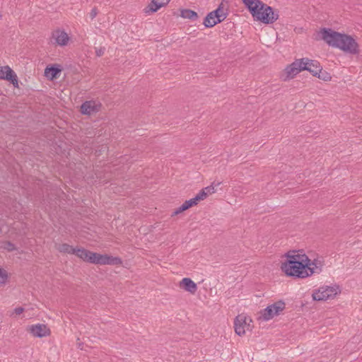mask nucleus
I'll list each match as a JSON object with an SVG mask.
<instances>
[{
  "label": "nucleus",
  "instance_id": "412c9836",
  "mask_svg": "<svg viewBox=\"0 0 362 362\" xmlns=\"http://www.w3.org/2000/svg\"><path fill=\"white\" fill-rule=\"evenodd\" d=\"M243 3L250 13L253 9L256 8L257 6H261L262 1L261 0H243Z\"/></svg>",
  "mask_w": 362,
  "mask_h": 362
},
{
  "label": "nucleus",
  "instance_id": "f03ea898",
  "mask_svg": "<svg viewBox=\"0 0 362 362\" xmlns=\"http://www.w3.org/2000/svg\"><path fill=\"white\" fill-rule=\"evenodd\" d=\"M286 259L281 264V271L287 276L305 279L307 255L302 252H289Z\"/></svg>",
  "mask_w": 362,
  "mask_h": 362
},
{
  "label": "nucleus",
  "instance_id": "20e7f679",
  "mask_svg": "<svg viewBox=\"0 0 362 362\" xmlns=\"http://www.w3.org/2000/svg\"><path fill=\"white\" fill-rule=\"evenodd\" d=\"M250 14L255 21L264 24H272L279 18V14L274 12L271 6L263 2L261 3V6L253 9Z\"/></svg>",
  "mask_w": 362,
  "mask_h": 362
},
{
  "label": "nucleus",
  "instance_id": "423d86ee",
  "mask_svg": "<svg viewBox=\"0 0 362 362\" xmlns=\"http://www.w3.org/2000/svg\"><path fill=\"white\" fill-rule=\"evenodd\" d=\"M285 308L286 303L284 300L276 301L260 311L259 318L263 321H269L279 315Z\"/></svg>",
  "mask_w": 362,
  "mask_h": 362
},
{
  "label": "nucleus",
  "instance_id": "9d476101",
  "mask_svg": "<svg viewBox=\"0 0 362 362\" xmlns=\"http://www.w3.org/2000/svg\"><path fill=\"white\" fill-rule=\"evenodd\" d=\"M0 79L9 81L14 87L18 86L17 75L8 66H0Z\"/></svg>",
  "mask_w": 362,
  "mask_h": 362
},
{
  "label": "nucleus",
  "instance_id": "1a4fd4ad",
  "mask_svg": "<svg viewBox=\"0 0 362 362\" xmlns=\"http://www.w3.org/2000/svg\"><path fill=\"white\" fill-rule=\"evenodd\" d=\"M301 59L295 60L292 64L287 66L284 69V80H288L294 78L300 71H304L305 66Z\"/></svg>",
  "mask_w": 362,
  "mask_h": 362
},
{
  "label": "nucleus",
  "instance_id": "f257e3e1",
  "mask_svg": "<svg viewBox=\"0 0 362 362\" xmlns=\"http://www.w3.org/2000/svg\"><path fill=\"white\" fill-rule=\"evenodd\" d=\"M320 34L321 38L328 45L347 54H359L360 46L354 36L334 31L331 28H322L320 30Z\"/></svg>",
  "mask_w": 362,
  "mask_h": 362
},
{
  "label": "nucleus",
  "instance_id": "f3484780",
  "mask_svg": "<svg viewBox=\"0 0 362 362\" xmlns=\"http://www.w3.org/2000/svg\"><path fill=\"white\" fill-rule=\"evenodd\" d=\"M62 67L59 64H54L47 66L45 69V76L49 80H53L57 78L61 73Z\"/></svg>",
  "mask_w": 362,
  "mask_h": 362
},
{
  "label": "nucleus",
  "instance_id": "9b49d317",
  "mask_svg": "<svg viewBox=\"0 0 362 362\" xmlns=\"http://www.w3.org/2000/svg\"><path fill=\"white\" fill-rule=\"evenodd\" d=\"M306 262V276H311L315 274H320L322 272L323 263L320 259H315L311 260L308 256Z\"/></svg>",
  "mask_w": 362,
  "mask_h": 362
},
{
  "label": "nucleus",
  "instance_id": "a211bd4d",
  "mask_svg": "<svg viewBox=\"0 0 362 362\" xmlns=\"http://www.w3.org/2000/svg\"><path fill=\"white\" fill-rule=\"evenodd\" d=\"M180 287L191 293H194L197 289V284L189 278H184L180 282Z\"/></svg>",
  "mask_w": 362,
  "mask_h": 362
},
{
  "label": "nucleus",
  "instance_id": "6ab92c4d",
  "mask_svg": "<svg viewBox=\"0 0 362 362\" xmlns=\"http://www.w3.org/2000/svg\"><path fill=\"white\" fill-rule=\"evenodd\" d=\"M216 192L215 187L213 185L208 186L202 189L194 197H193L198 204L199 202L205 199L209 194H211Z\"/></svg>",
  "mask_w": 362,
  "mask_h": 362
},
{
  "label": "nucleus",
  "instance_id": "bb28decb",
  "mask_svg": "<svg viewBox=\"0 0 362 362\" xmlns=\"http://www.w3.org/2000/svg\"><path fill=\"white\" fill-rule=\"evenodd\" d=\"M96 14H97L96 11L94 9H93L90 13L91 18H94L95 17Z\"/></svg>",
  "mask_w": 362,
  "mask_h": 362
},
{
  "label": "nucleus",
  "instance_id": "f8f14e48",
  "mask_svg": "<svg viewBox=\"0 0 362 362\" xmlns=\"http://www.w3.org/2000/svg\"><path fill=\"white\" fill-rule=\"evenodd\" d=\"M170 0H151V1L143 9L146 16L151 15L157 12L161 8L168 4Z\"/></svg>",
  "mask_w": 362,
  "mask_h": 362
},
{
  "label": "nucleus",
  "instance_id": "ddd939ff",
  "mask_svg": "<svg viewBox=\"0 0 362 362\" xmlns=\"http://www.w3.org/2000/svg\"><path fill=\"white\" fill-rule=\"evenodd\" d=\"M52 39L54 44L63 47L68 45L70 37L64 30L58 29L52 33Z\"/></svg>",
  "mask_w": 362,
  "mask_h": 362
},
{
  "label": "nucleus",
  "instance_id": "393cba45",
  "mask_svg": "<svg viewBox=\"0 0 362 362\" xmlns=\"http://www.w3.org/2000/svg\"><path fill=\"white\" fill-rule=\"evenodd\" d=\"M317 76H318L320 78H322L324 81H329L331 79L330 75L327 72L322 73V75L319 74Z\"/></svg>",
  "mask_w": 362,
  "mask_h": 362
},
{
  "label": "nucleus",
  "instance_id": "dca6fc26",
  "mask_svg": "<svg viewBox=\"0 0 362 362\" xmlns=\"http://www.w3.org/2000/svg\"><path fill=\"white\" fill-rule=\"evenodd\" d=\"M100 105L94 100L86 101L81 105V112L85 115H90L98 110Z\"/></svg>",
  "mask_w": 362,
  "mask_h": 362
},
{
  "label": "nucleus",
  "instance_id": "cd10ccee",
  "mask_svg": "<svg viewBox=\"0 0 362 362\" xmlns=\"http://www.w3.org/2000/svg\"><path fill=\"white\" fill-rule=\"evenodd\" d=\"M103 51L101 50V49L97 51V55L98 56H101L103 54Z\"/></svg>",
  "mask_w": 362,
  "mask_h": 362
},
{
  "label": "nucleus",
  "instance_id": "4be33fe9",
  "mask_svg": "<svg viewBox=\"0 0 362 362\" xmlns=\"http://www.w3.org/2000/svg\"><path fill=\"white\" fill-rule=\"evenodd\" d=\"M180 16L184 18L190 19L194 21L197 18V13L189 9H184L181 11Z\"/></svg>",
  "mask_w": 362,
  "mask_h": 362
},
{
  "label": "nucleus",
  "instance_id": "4468645a",
  "mask_svg": "<svg viewBox=\"0 0 362 362\" xmlns=\"http://www.w3.org/2000/svg\"><path fill=\"white\" fill-rule=\"evenodd\" d=\"M301 62L304 64V70L308 71L313 76H317L322 73V67L317 61L311 60L308 58H302Z\"/></svg>",
  "mask_w": 362,
  "mask_h": 362
},
{
  "label": "nucleus",
  "instance_id": "aec40b11",
  "mask_svg": "<svg viewBox=\"0 0 362 362\" xmlns=\"http://www.w3.org/2000/svg\"><path fill=\"white\" fill-rule=\"evenodd\" d=\"M197 202H195L194 198H192L189 200H186L180 207L175 210L173 215H177L180 213L188 209L189 208L197 205Z\"/></svg>",
  "mask_w": 362,
  "mask_h": 362
},
{
  "label": "nucleus",
  "instance_id": "7ed1b4c3",
  "mask_svg": "<svg viewBox=\"0 0 362 362\" xmlns=\"http://www.w3.org/2000/svg\"><path fill=\"white\" fill-rule=\"evenodd\" d=\"M60 250L64 252L74 254L83 261L96 264H115L120 262L117 257H113L107 255H101L92 252L83 248H74L69 245H62Z\"/></svg>",
  "mask_w": 362,
  "mask_h": 362
},
{
  "label": "nucleus",
  "instance_id": "6e6552de",
  "mask_svg": "<svg viewBox=\"0 0 362 362\" xmlns=\"http://www.w3.org/2000/svg\"><path fill=\"white\" fill-rule=\"evenodd\" d=\"M252 320L244 314L238 315L234 321L235 333L239 336L244 335L247 331L251 329Z\"/></svg>",
  "mask_w": 362,
  "mask_h": 362
},
{
  "label": "nucleus",
  "instance_id": "0eeeda50",
  "mask_svg": "<svg viewBox=\"0 0 362 362\" xmlns=\"http://www.w3.org/2000/svg\"><path fill=\"white\" fill-rule=\"evenodd\" d=\"M228 16L227 9L223 8V4L221 3L218 8L205 17L204 25L206 28H211L216 24L223 21Z\"/></svg>",
  "mask_w": 362,
  "mask_h": 362
},
{
  "label": "nucleus",
  "instance_id": "39448f33",
  "mask_svg": "<svg viewBox=\"0 0 362 362\" xmlns=\"http://www.w3.org/2000/svg\"><path fill=\"white\" fill-rule=\"evenodd\" d=\"M341 290L337 285L322 286L313 292L312 297L314 300L321 301L333 299Z\"/></svg>",
  "mask_w": 362,
  "mask_h": 362
},
{
  "label": "nucleus",
  "instance_id": "b1692460",
  "mask_svg": "<svg viewBox=\"0 0 362 362\" xmlns=\"http://www.w3.org/2000/svg\"><path fill=\"white\" fill-rule=\"evenodd\" d=\"M1 247L8 251H12L15 249L14 245L9 242L4 243L3 245H1Z\"/></svg>",
  "mask_w": 362,
  "mask_h": 362
},
{
  "label": "nucleus",
  "instance_id": "a878e982",
  "mask_svg": "<svg viewBox=\"0 0 362 362\" xmlns=\"http://www.w3.org/2000/svg\"><path fill=\"white\" fill-rule=\"evenodd\" d=\"M23 311H24V309L22 307L16 308L13 310V314H16V315H21V313H23Z\"/></svg>",
  "mask_w": 362,
  "mask_h": 362
},
{
  "label": "nucleus",
  "instance_id": "5701e85b",
  "mask_svg": "<svg viewBox=\"0 0 362 362\" xmlns=\"http://www.w3.org/2000/svg\"><path fill=\"white\" fill-rule=\"evenodd\" d=\"M8 279V274L7 271L4 268H0V286H4L6 284Z\"/></svg>",
  "mask_w": 362,
  "mask_h": 362
},
{
  "label": "nucleus",
  "instance_id": "2eb2a0df",
  "mask_svg": "<svg viewBox=\"0 0 362 362\" xmlns=\"http://www.w3.org/2000/svg\"><path fill=\"white\" fill-rule=\"evenodd\" d=\"M28 330L35 337L42 338L49 334L50 331L47 325L44 324H36L29 327Z\"/></svg>",
  "mask_w": 362,
  "mask_h": 362
}]
</instances>
